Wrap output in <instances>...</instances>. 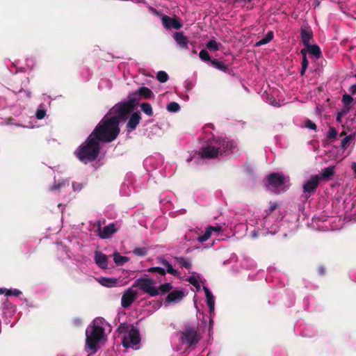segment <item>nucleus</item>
Instances as JSON below:
<instances>
[{"label": "nucleus", "mask_w": 356, "mask_h": 356, "mask_svg": "<svg viewBox=\"0 0 356 356\" xmlns=\"http://www.w3.org/2000/svg\"><path fill=\"white\" fill-rule=\"evenodd\" d=\"M161 306V302L156 301V300H152L149 302V305L147 306V308L145 310L149 313H152L159 309Z\"/></svg>", "instance_id": "nucleus-41"}, {"label": "nucleus", "mask_w": 356, "mask_h": 356, "mask_svg": "<svg viewBox=\"0 0 356 356\" xmlns=\"http://www.w3.org/2000/svg\"><path fill=\"white\" fill-rule=\"evenodd\" d=\"M156 79L161 83H165L168 80L169 76L165 72L159 71L156 74Z\"/></svg>", "instance_id": "nucleus-47"}, {"label": "nucleus", "mask_w": 356, "mask_h": 356, "mask_svg": "<svg viewBox=\"0 0 356 356\" xmlns=\"http://www.w3.org/2000/svg\"><path fill=\"white\" fill-rule=\"evenodd\" d=\"M334 168L335 167L333 165L324 168L321 173L318 175L321 177V179H330L332 176L334 175Z\"/></svg>", "instance_id": "nucleus-32"}, {"label": "nucleus", "mask_w": 356, "mask_h": 356, "mask_svg": "<svg viewBox=\"0 0 356 356\" xmlns=\"http://www.w3.org/2000/svg\"><path fill=\"white\" fill-rule=\"evenodd\" d=\"M138 93L145 99H150L154 97L153 92L147 87H140L138 90Z\"/></svg>", "instance_id": "nucleus-31"}, {"label": "nucleus", "mask_w": 356, "mask_h": 356, "mask_svg": "<svg viewBox=\"0 0 356 356\" xmlns=\"http://www.w3.org/2000/svg\"><path fill=\"white\" fill-rule=\"evenodd\" d=\"M282 215L279 213H267L263 219H259L257 216L252 215L245 220L244 228L252 238L264 236L267 234H275L280 227Z\"/></svg>", "instance_id": "nucleus-3"}, {"label": "nucleus", "mask_w": 356, "mask_h": 356, "mask_svg": "<svg viewBox=\"0 0 356 356\" xmlns=\"http://www.w3.org/2000/svg\"><path fill=\"white\" fill-rule=\"evenodd\" d=\"M69 186L68 179H55L54 184L49 188L50 191H61Z\"/></svg>", "instance_id": "nucleus-27"}, {"label": "nucleus", "mask_w": 356, "mask_h": 356, "mask_svg": "<svg viewBox=\"0 0 356 356\" xmlns=\"http://www.w3.org/2000/svg\"><path fill=\"white\" fill-rule=\"evenodd\" d=\"M175 261L179 266L182 268L188 270V271L191 270L192 267V264L191 260L188 258L183 257H175Z\"/></svg>", "instance_id": "nucleus-29"}, {"label": "nucleus", "mask_w": 356, "mask_h": 356, "mask_svg": "<svg viewBox=\"0 0 356 356\" xmlns=\"http://www.w3.org/2000/svg\"><path fill=\"white\" fill-rule=\"evenodd\" d=\"M203 291L204 292L206 302L209 309V312L210 314L209 324V332H210V331L213 329V317L215 314L214 311L216 298L207 286H203Z\"/></svg>", "instance_id": "nucleus-14"}, {"label": "nucleus", "mask_w": 356, "mask_h": 356, "mask_svg": "<svg viewBox=\"0 0 356 356\" xmlns=\"http://www.w3.org/2000/svg\"><path fill=\"white\" fill-rule=\"evenodd\" d=\"M172 38L176 42L177 45L181 49H188L189 40L186 36H185L183 32H175L172 34Z\"/></svg>", "instance_id": "nucleus-22"}, {"label": "nucleus", "mask_w": 356, "mask_h": 356, "mask_svg": "<svg viewBox=\"0 0 356 356\" xmlns=\"http://www.w3.org/2000/svg\"><path fill=\"white\" fill-rule=\"evenodd\" d=\"M301 54L302 55V69H301V74H303L308 67L309 62L307 59V51L305 49H302L300 51Z\"/></svg>", "instance_id": "nucleus-42"}, {"label": "nucleus", "mask_w": 356, "mask_h": 356, "mask_svg": "<svg viewBox=\"0 0 356 356\" xmlns=\"http://www.w3.org/2000/svg\"><path fill=\"white\" fill-rule=\"evenodd\" d=\"M186 295L185 290H173L170 292L165 298L164 305L168 307L172 304L179 302Z\"/></svg>", "instance_id": "nucleus-19"}, {"label": "nucleus", "mask_w": 356, "mask_h": 356, "mask_svg": "<svg viewBox=\"0 0 356 356\" xmlns=\"http://www.w3.org/2000/svg\"><path fill=\"white\" fill-rule=\"evenodd\" d=\"M343 130L340 136H344L341 142V147L346 149L351 145H354L356 140V121L355 118L348 119L343 126Z\"/></svg>", "instance_id": "nucleus-10"}, {"label": "nucleus", "mask_w": 356, "mask_h": 356, "mask_svg": "<svg viewBox=\"0 0 356 356\" xmlns=\"http://www.w3.org/2000/svg\"><path fill=\"white\" fill-rule=\"evenodd\" d=\"M351 108V106H344V108L337 113V120L339 122H341V118L348 113Z\"/></svg>", "instance_id": "nucleus-50"}, {"label": "nucleus", "mask_w": 356, "mask_h": 356, "mask_svg": "<svg viewBox=\"0 0 356 356\" xmlns=\"http://www.w3.org/2000/svg\"><path fill=\"white\" fill-rule=\"evenodd\" d=\"M84 184L83 183L79 182H73L72 183V189L74 192H79L83 188Z\"/></svg>", "instance_id": "nucleus-56"}, {"label": "nucleus", "mask_w": 356, "mask_h": 356, "mask_svg": "<svg viewBox=\"0 0 356 356\" xmlns=\"http://www.w3.org/2000/svg\"><path fill=\"white\" fill-rule=\"evenodd\" d=\"M196 153H193V154H190V155L188 156V157L186 159V162L188 163H190L191 161H193L194 159H195V163H197V160L198 159H196Z\"/></svg>", "instance_id": "nucleus-59"}, {"label": "nucleus", "mask_w": 356, "mask_h": 356, "mask_svg": "<svg viewBox=\"0 0 356 356\" xmlns=\"http://www.w3.org/2000/svg\"><path fill=\"white\" fill-rule=\"evenodd\" d=\"M56 246H57L58 253L61 259H65V258L70 257L69 250L61 243H57Z\"/></svg>", "instance_id": "nucleus-30"}, {"label": "nucleus", "mask_w": 356, "mask_h": 356, "mask_svg": "<svg viewBox=\"0 0 356 356\" xmlns=\"http://www.w3.org/2000/svg\"><path fill=\"white\" fill-rule=\"evenodd\" d=\"M236 261H237V257L236 254H233L228 261L224 262V264H232Z\"/></svg>", "instance_id": "nucleus-60"}, {"label": "nucleus", "mask_w": 356, "mask_h": 356, "mask_svg": "<svg viewBox=\"0 0 356 356\" xmlns=\"http://www.w3.org/2000/svg\"><path fill=\"white\" fill-rule=\"evenodd\" d=\"M180 106L178 103L175 102H171L167 105V110L171 113H176L179 111Z\"/></svg>", "instance_id": "nucleus-45"}, {"label": "nucleus", "mask_w": 356, "mask_h": 356, "mask_svg": "<svg viewBox=\"0 0 356 356\" xmlns=\"http://www.w3.org/2000/svg\"><path fill=\"white\" fill-rule=\"evenodd\" d=\"M351 168L354 171L355 173H356V163H353L351 165Z\"/></svg>", "instance_id": "nucleus-64"}, {"label": "nucleus", "mask_w": 356, "mask_h": 356, "mask_svg": "<svg viewBox=\"0 0 356 356\" xmlns=\"http://www.w3.org/2000/svg\"><path fill=\"white\" fill-rule=\"evenodd\" d=\"M113 261L117 266H122L129 261V258L115 252L113 254Z\"/></svg>", "instance_id": "nucleus-37"}, {"label": "nucleus", "mask_w": 356, "mask_h": 356, "mask_svg": "<svg viewBox=\"0 0 356 356\" xmlns=\"http://www.w3.org/2000/svg\"><path fill=\"white\" fill-rule=\"evenodd\" d=\"M219 46L220 44L215 40H211L206 44L207 48L211 51H218Z\"/></svg>", "instance_id": "nucleus-46"}, {"label": "nucleus", "mask_w": 356, "mask_h": 356, "mask_svg": "<svg viewBox=\"0 0 356 356\" xmlns=\"http://www.w3.org/2000/svg\"><path fill=\"white\" fill-rule=\"evenodd\" d=\"M301 40L305 46L309 44L310 40L313 37V32L310 27L303 26L300 29Z\"/></svg>", "instance_id": "nucleus-26"}, {"label": "nucleus", "mask_w": 356, "mask_h": 356, "mask_svg": "<svg viewBox=\"0 0 356 356\" xmlns=\"http://www.w3.org/2000/svg\"><path fill=\"white\" fill-rule=\"evenodd\" d=\"M2 310L4 314L11 315L15 312V307L8 300H5L2 302Z\"/></svg>", "instance_id": "nucleus-35"}, {"label": "nucleus", "mask_w": 356, "mask_h": 356, "mask_svg": "<svg viewBox=\"0 0 356 356\" xmlns=\"http://www.w3.org/2000/svg\"><path fill=\"white\" fill-rule=\"evenodd\" d=\"M305 126L309 129H312V130L316 129V125L315 124V123H314L312 121H311L309 120H307L305 122Z\"/></svg>", "instance_id": "nucleus-57"}, {"label": "nucleus", "mask_w": 356, "mask_h": 356, "mask_svg": "<svg viewBox=\"0 0 356 356\" xmlns=\"http://www.w3.org/2000/svg\"><path fill=\"white\" fill-rule=\"evenodd\" d=\"M133 252L136 256H145L147 253V250L145 248H137L133 250Z\"/></svg>", "instance_id": "nucleus-52"}, {"label": "nucleus", "mask_w": 356, "mask_h": 356, "mask_svg": "<svg viewBox=\"0 0 356 356\" xmlns=\"http://www.w3.org/2000/svg\"><path fill=\"white\" fill-rule=\"evenodd\" d=\"M290 185L289 177L282 172H273L266 177L267 188L275 193L285 192L289 188Z\"/></svg>", "instance_id": "nucleus-9"}, {"label": "nucleus", "mask_w": 356, "mask_h": 356, "mask_svg": "<svg viewBox=\"0 0 356 356\" xmlns=\"http://www.w3.org/2000/svg\"><path fill=\"white\" fill-rule=\"evenodd\" d=\"M118 228L116 227V225L115 223H110L102 229L99 222H98V235L102 238L105 239L111 237L112 234L118 231Z\"/></svg>", "instance_id": "nucleus-21"}, {"label": "nucleus", "mask_w": 356, "mask_h": 356, "mask_svg": "<svg viewBox=\"0 0 356 356\" xmlns=\"http://www.w3.org/2000/svg\"><path fill=\"white\" fill-rule=\"evenodd\" d=\"M22 293L21 291L17 289L0 288V295L4 294L6 297L11 296H19Z\"/></svg>", "instance_id": "nucleus-34"}, {"label": "nucleus", "mask_w": 356, "mask_h": 356, "mask_svg": "<svg viewBox=\"0 0 356 356\" xmlns=\"http://www.w3.org/2000/svg\"><path fill=\"white\" fill-rule=\"evenodd\" d=\"M35 116L38 120H42L47 116V108L44 104H40L37 107Z\"/></svg>", "instance_id": "nucleus-33"}, {"label": "nucleus", "mask_w": 356, "mask_h": 356, "mask_svg": "<svg viewBox=\"0 0 356 356\" xmlns=\"http://www.w3.org/2000/svg\"><path fill=\"white\" fill-rule=\"evenodd\" d=\"M94 259L95 264L102 269H106L108 267V257L100 251L95 252Z\"/></svg>", "instance_id": "nucleus-25"}, {"label": "nucleus", "mask_w": 356, "mask_h": 356, "mask_svg": "<svg viewBox=\"0 0 356 356\" xmlns=\"http://www.w3.org/2000/svg\"><path fill=\"white\" fill-rule=\"evenodd\" d=\"M273 33L272 31H269L262 39L259 40L258 42H256L255 46L260 47L264 44H266L270 42L273 40Z\"/></svg>", "instance_id": "nucleus-38"}, {"label": "nucleus", "mask_w": 356, "mask_h": 356, "mask_svg": "<svg viewBox=\"0 0 356 356\" xmlns=\"http://www.w3.org/2000/svg\"><path fill=\"white\" fill-rule=\"evenodd\" d=\"M99 284L106 287H115L118 286V280L116 278H110L101 277L98 279Z\"/></svg>", "instance_id": "nucleus-28"}, {"label": "nucleus", "mask_w": 356, "mask_h": 356, "mask_svg": "<svg viewBox=\"0 0 356 356\" xmlns=\"http://www.w3.org/2000/svg\"><path fill=\"white\" fill-rule=\"evenodd\" d=\"M35 63V60L33 58H27L26 59V65L30 70H32L34 67Z\"/></svg>", "instance_id": "nucleus-54"}, {"label": "nucleus", "mask_w": 356, "mask_h": 356, "mask_svg": "<svg viewBox=\"0 0 356 356\" xmlns=\"http://www.w3.org/2000/svg\"><path fill=\"white\" fill-rule=\"evenodd\" d=\"M161 22L166 29H174L178 30L182 26L181 23L178 18H172L167 15H162Z\"/></svg>", "instance_id": "nucleus-20"}, {"label": "nucleus", "mask_w": 356, "mask_h": 356, "mask_svg": "<svg viewBox=\"0 0 356 356\" xmlns=\"http://www.w3.org/2000/svg\"><path fill=\"white\" fill-rule=\"evenodd\" d=\"M149 11L154 15L156 16H161L162 17V15L158 10H156L154 8L149 6Z\"/></svg>", "instance_id": "nucleus-61"}, {"label": "nucleus", "mask_w": 356, "mask_h": 356, "mask_svg": "<svg viewBox=\"0 0 356 356\" xmlns=\"http://www.w3.org/2000/svg\"><path fill=\"white\" fill-rule=\"evenodd\" d=\"M15 125L16 127H24V128H28V129H33L35 128V127L34 125H32V124H29V125H26V126H24V125H21L19 124H15Z\"/></svg>", "instance_id": "nucleus-63"}, {"label": "nucleus", "mask_w": 356, "mask_h": 356, "mask_svg": "<svg viewBox=\"0 0 356 356\" xmlns=\"http://www.w3.org/2000/svg\"><path fill=\"white\" fill-rule=\"evenodd\" d=\"M17 92L21 95V97H24L26 99H30L31 97V91L27 90H23L22 88L19 89Z\"/></svg>", "instance_id": "nucleus-55"}, {"label": "nucleus", "mask_w": 356, "mask_h": 356, "mask_svg": "<svg viewBox=\"0 0 356 356\" xmlns=\"http://www.w3.org/2000/svg\"><path fill=\"white\" fill-rule=\"evenodd\" d=\"M346 213L353 218L356 219V195L351 199L344 201Z\"/></svg>", "instance_id": "nucleus-23"}, {"label": "nucleus", "mask_w": 356, "mask_h": 356, "mask_svg": "<svg viewBox=\"0 0 356 356\" xmlns=\"http://www.w3.org/2000/svg\"><path fill=\"white\" fill-rule=\"evenodd\" d=\"M237 143L227 137L212 136L208 138L200 148L197 155L203 159H212L219 155H227L234 152Z\"/></svg>", "instance_id": "nucleus-4"}, {"label": "nucleus", "mask_w": 356, "mask_h": 356, "mask_svg": "<svg viewBox=\"0 0 356 356\" xmlns=\"http://www.w3.org/2000/svg\"><path fill=\"white\" fill-rule=\"evenodd\" d=\"M134 285L128 288L121 298V306L124 309L129 307L138 297V291Z\"/></svg>", "instance_id": "nucleus-17"}, {"label": "nucleus", "mask_w": 356, "mask_h": 356, "mask_svg": "<svg viewBox=\"0 0 356 356\" xmlns=\"http://www.w3.org/2000/svg\"><path fill=\"white\" fill-rule=\"evenodd\" d=\"M99 149L100 143L93 137V135H90L86 141L76 149L74 154L82 163H88L97 159Z\"/></svg>", "instance_id": "nucleus-6"}, {"label": "nucleus", "mask_w": 356, "mask_h": 356, "mask_svg": "<svg viewBox=\"0 0 356 356\" xmlns=\"http://www.w3.org/2000/svg\"><path fill=\"white\" fill-rule=\"evenodd\" d=\"M307 48L308 51L310 54L313 55L316 58H318L321 56V51L318 45L316 44H308L305 46Z\"/></svg>", "instance_id": "nucleus-36"}, {"label": "nucleus", "mask_w": 356, "mask_h": 356, "mask_svg": "<svg viewBox=\"0 0 356 356\" xmlns=\"http://www.w3.org/2000/svg\"><path fill=\"white\" fill-rule=\"evenodd\" d=\"M138 189L134 184V177L131 174H127L120 188V194L122 196H129L132 193L137 192Z\"/></svg>", "instance_id": "nucleus-18"}, {"label": "nucleus", "mask_w": 356, "mask_h": 356, "mask_svg": "<svg viewBox=\"0 0 356 356\" xmlns=\"http://www.w3.org/2000/svg\"><path fill=\"white\" fill-rule=\"evenodd\" d=\"M263 99L268 104L280 107L284 105V100L279 95L278 91L275 89L270 90L268 92L265 91L262 95Z\"/></svg>", "instance_id": "nucleus-16"}, {"label": "nucleus", "mask_w": 356, "mask_h": 356, "mask_svg": "<svg viewBox=\"0 0 356 356\" xmlns=\"http://www.w3.org/2000/svg\"><path fill=\"white\" fill-rule=\"evenodd\" d=\"M211 64L213 67L222 72H226L228 70L227 67L223 62L218 60L216 59L212 60L211 61Z\"/></svg>", "instance_id": "nucleus-39"}, {"label": "nucleus", "mask_w": 356, "mask_h": 356, "mask_svg": "<svg viewBox=\"0 0 356 356\" xmlns=\"http://www.w3.org/2000/svg\"><path fill=\"white\" fill-rule=\"evenodd\" d=\"M277 207V202L271 203L267 213H277V212H275V209H276Z\"/></svg>", "instance_id": "nucleus-58"}, {"label": "nucleus", "mask_w": 356, "mask_h": 356, "mask_svg": "<svg viewBox=\"0 0 356 356\" xmlns=\"http://www.w3.org/2000/svg\"><path fill=\"white\" fill-rule=\"evenodd\" d=\"M140 120L141 115L138 111L131 113L127 124L128 131L130 132L136 129Z\"/></svg>", "instance_id": "nucleus-24"}, {"label": "nucleus", "mask_w": 356, "mask_h": 356, "mask_svg": "<svg viewBox=\"0 0 356 356\" xmlns=\"http://www.w3.org/2000/svg\"><path fill=\"white\" fill-rule=\"evenodd\" d=\"M177 335L180 343L186 348H194L202 339L198 326L195 325H186Z\"/></svg>", "instance_id": "nucleus-8"}, {"label": "nucleus", "mask_w": 356, "mask_h": 356, "mask_svg": "<svg viewBox=\"0 0 356 356\" xmlns=\"http://www.w3.org/2000/svg\"><path fill=\"white\" fill-rule=\"evenodd\" d=\"M353 99L350 95L345 94L342 97V102L344 106H351Z\"/></svg>", "instance_id": "nucleus-49"}, {"label": "nucleus", "mask_w": 356, "mask_h": 356, "mask_svg": "<svg viewBox=\"0 0 356 356\" xmlns=\"http://www.w3.org/2000/svg\"><path fill=\"white\" fill-rule=\"evenodd\" d=\"M132 106L129 102L115 104L96 126L90 134L99 142L111 143L120 133L119 123L126 120L130 114Z\"/></svg>", "instance_id": "nucleus-1"}, {"label": "nucleus", "mask_w": 356, "mask_h": 356, "mask_svg": "<svg viewBox=\"0 0 356 356\" xmlns=\"http://www.w3.org/2000/svg\"><path fill=\"white\" fill-rule=\"evenodd\" d=\"M7 105L6 99L3 97H0V108H3Z\"/></svg>", "instance_id": "nucleus-62"}, {"label": "nucleus", "mask_w": 356, "mask_h": 356, "mask_svg": "<svg viewBox=\"0 0 356 356\" xmlns=\"http://www.w3.org/2000/svg\"><path fill=\"white\" fill-rule=\"evenodd\" d=\"M174 195L171 192H164L160 195V202L163 204L170 203Z\"/></svg>", "instance_id": "nucleus-40"}, {"label": "nucleus", "mask_w": 356, "mask_h": 356, "mask_svg": "<svg viewBox=\"0 0 356 356\" xmlns=\"http://www.w3.org/2000/svg\"><path fill=\"white\" fill-rule=\"evenodd\" d=\"M141 111L148 116L153 115L152 106L148 103H142L140 106Z\"/></svg>", "instance_id": "nucleus-43"}, {"label": "nucleus", "mask_w": 356, "mask_h": 356, "mask_svg": "<svg viewBox=\"0 0 356 356\" xmlns=\"http://www.w3.org/2000/svg\"><path fill=\"white\" fill-rule=\"evenodd\" d=\"M158 262L161 265L160 266H154L151 267L148 269V272L149 273H157L159 275H165L167 273L169 274L172 275L175 277H180L181 274L180 273L175 269L172 265L168 261H167L165 259L159 257L158 259Z\"/></svg>", "instance_id": "nucleus-12"}, {"label": "nucleus", "mask_w": 356, "mask_h": 356, "mask_svg": "<svg viewBox=\"0 0 356 356\" xmlns=\"http://www.w3.org/2000/svg\"><path fill=\"white\" fill-rule=\"evenodd\" d=\"M159 293H167L170 292L172 289V286L170 283H164L158 286Z\"/></svg>", "instance_id": "nucleus-48"}, {"label": "nucleus", "mask_w": 356, "mask_h": 356, "mask_svg": "<svg viewBox=\"0 0 356 356\" xmlns=\"http://www.w3.org/2000/svg\"><path fill=\"white\" fill-rule=\"evenodd\" d=\"M199 57L200 58V59L204 62L206 61H211L212 60H211V57L209 54V53L204 50V49H202L200 51V54H199Z\"/></svg>", "instance_id": "nucleus-51"}, {"label": "nucleus", "mask_w": 356, "mask_h": 356, "mask_svg": "<svg viewBox=\"0 0 356 356\" xmlns=\"http://www.w3.org/2000/svg\"><path fill=\"white\" fill-rule=\"evenodd\" d=\"M134 286L139 288L150 296H156L159 294V289L156 282L150 278H139L136 280Z\"/></svg>", "instance_id": "nucleus-11"}, {"label": "nucleus", "mask_w": 356, "mask_h": 356, "mask_svg": "<svg viewBox=\"0 0 356 356\" xmlns=\"http://www.w3.org/2000/svg\"><path fill=\"white\" fill-rule=\"evenodd\" d=\"M337 136V131L335 128L334 127H330L327 133V137L332 139L335 138Z\"/></svg>", "instance_id": "nucleus-53"}, {"label": "nucleus", "mask_w": 356, "mask_h": 356, "mask_svg": "<svg viewBox=\"0 0 356 356\" xmlns=\"http://www.w3.org/2000/svg\"><path fill=\"white\" fill-rule=\"evenodd\" d=\"M321 177L319 175H312L306 179L302 184V197L305 199H308L316 192Z\"/></svg>", "instance_id": "nucleus-13"}, {"label": "nucleus", "mask_w": 356, "mask_h": 356, "mask_svg": "<svg viewBox=\"0 0 356 356\" xmlns=\"http://www.w3.org/2000/svg\"><path fill=\"white\" fill-rule=\"evenodd\" d=\"M188 282L191 284L194 287H195L196 291H199L200 290V280L199 277L195 276H191L188 278Z\"/></svg>", "instance_id": "nucleus-44"}, {"label": "nucleus", "mask_w": 356, "mask_h": 356, "mask_svg": "<svg viewBox=\"0 0 356 356\" xmlns=\"http://www.w3.org/2000/svg\"><path fill=\"white\" fill-rule=\"evenodd\" d=\"M163 157L160 154H154L147 157L143 161V165L148 172L159 169L163 164Z\"/></svg>", "instance_id": "nucleus-15"}, {"label": "nucleus", "mask_w": 356, "mask_h": 356, "mask_svg": "<svg viewBox=\"0 0 356 356\" xmlns=\"http://www.w3.org/2000/svg\"><path fill=\"white\" fill-rule=\"evenodd\" d=\"M110 326L102 318H96L86 330V351L97 353L99 344L106 339V331H110Z\"/></svg>", "instance_id": "nucleus-5"}, {"label": "nucleus", "mask_w": 356, "mask_h": 356, "mask_svg": "<svg viewBox=\"0 0 356 356\" xmlns=\"http://www.w3.org/2000/svg\"><path fill=\"white\" fill-rule=\"evenodd\" d=\"M243 222V220H240L239 217L235 216L228 223L222 222L218 223L216 225L208 226L203 234H200L195 232L197 236H193V231L190 230L184 237L186 241L190 243V245L187 247L186 251L191 252L193 248H200V244L207 241L212 234H214L217 237H222L227 236L229 231L234 230V233L239 232V227L241 226L244 228Z\"/></svg>", "instance_id": "nucleus-2"}, {"label": "nucleus", "mask_w": 356, "mask_h": 356, "mask_svg": "<svg viewBox=\"0 0 356 356\" xmlns=\"http://www.w3.org/2000/svg\"><path fill=\"white\" fill-rule=\"evenodd\" d=\"M119 335L122 337V344L124 348L138 350L140 341L138 330L126 323H122L118 328Z\"/></svg>", "instance_id": "nucleus-7"}]
</instances>
